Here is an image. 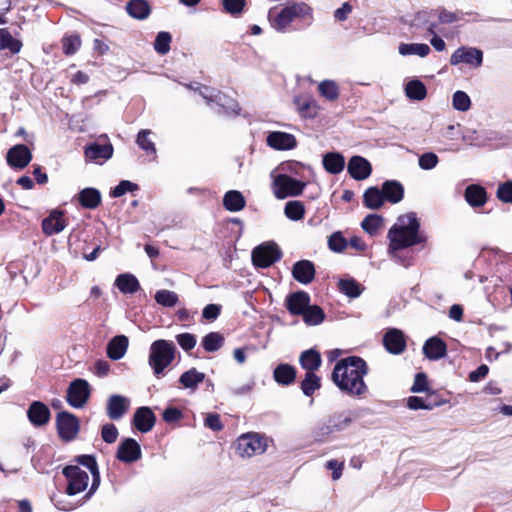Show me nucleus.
Returning a JSON list of instances; mask_svg holds the SVG:
<instances>
[{
	"instance_id": "obj_57",
	"label": "nucleus",
	"mask_w": 512,
	"mask_h": 512,
	"mask_svg": "<svg viewBox=\"0 0 512 512\" xmlns=\"http://www.w3.org/2000/svg\"><path fill=\"white\" fill-rule=\"evenodd\" d=\"M436 24L430 23L427 27V32L432 36L430 39V43L433 46V48L438 51H444L446 49V44L442 38H440L436 31Z\"/></svg>"
},
{
	"instance_id": "obj_34",
	"label": "nucleus",
	"mask_w": 512,
	"mask_h": 512,
	"mask_svg": "<svg viewBox=\"0 0 512 512\" xmlns=\"http://www.w3.org/2000/svg\"><path fill=\"white\" fill-rule=\"evenodd\" d=\"M384 199L391 203H398L403 199V186L397 181H386L382 185Z\"/></svg>"
},
{
	"instance_id": "obj_17",
	"label": "nucleus",
	"mask_w": 512,
	"mask_h": 512,
	"mask_svg": "<svg viewBox=\"0 0 512 512\" xmlns=\"http://www.w3.org/2000/svg\"><path fill=\"white\" fill-rule=\"evenodd\" d=\"M66 227L63 213L59 210H52L48 217L42 221L43 233L47 236L58 234Z\"/></svg>"
},
{
	"instance_id": "obj_18",
	"label": "nucleus",
	"mask_w": 512,
	"mask_h": 512,
	"mask_svg": "<svg viewBox=\"0 0 512 512\" xmlns=\"http://www.w3.org/2000/svg\"><path fill=\"white\" fill-rule=\"evenodd\" d=\"M267 144L276 150H289L296 146L297 141L290 133L275 131L267 136Z\"/></svg>"
},
{
	"instance_id": "obj_40",
	"label": "nucleus",
	"mask_w": 512,
	"mask_h": 512,
	"mask_svg": "<svg viewBox=\"0 0 512 512\" xmlns=\"http://www.w3.org/2000/svg\"><path fill=\"white\" fill-rule=\"evenodd\" d=\"M361 227L370 236H375L383 229L384 219L378 214H369L362 221Z\"/></svg>"
},
{
	"instance_id": "obj_9",
	"label": "nucleus",
	"mask_w": 512,
	"mask_h": 512,
	"mask_svg": "<svg viewBox=\"0 0 512 512\" xmlns=\"http://www.w3.org/2000/svg\"><path fill=\"white\" fill-rule=\"evenodd\" d=\"M482 62L483 52L476 47H459L450 56V64L453 66L463 63L472 68H479Z\"/></svg>"
},
{
	"instance_id": "obj_31",
	"label": "nucleus",
	"mask_w": 512,
	"mask_h": 512,
	"mask_svg": "<svg viewBox=\"0 0 512 512\" xmlns=\"http://www.w3.org/2000/svg\"><path fill=\"white\" fill-rule=\"evenodd\" d=\"M115 286L124 294H133L140 288L137 278L130 273H123L117 276Z\"/></svg>"
},
{
	"instance_id": "obj_6",
	"label": "nucleus",
	"mask_w": 512,
	"mask_h": 512,
	"mask_svg": "<svg viewBox=\"0 0 512 512\" xmlns=\"http://www.w3.org/2000/svg\"><path fill=\"white\" fill-rule=\"evenodd\" d=\"M63 474L67 478L66 488L67 496H74L85 491L89 484V473L76 465L67 466L63 469Z\"/></svg>"
},
{
	"instance_id": "obj_59",
	"label": "nucleus",
	"mask_w": 512,
	"mask_h": 512,
	"mask_svg": "<svg viewBox=\"0 0 512 512\" xmlns=\"http://www.w3.org/2000/svg\"><path fill=\"white\" fill-rule=\"evenodd\" d=\"M118 429L116 426L112 423H107L102 426L101 429V437L104 442L108 444L114 443L118 438Z\"/></svg>"
},
{
	"instance_id": "obj_52",
	"label": "nucleus",
	"mask_w": 512,
	"mask_h": 512,
	"mask_svg": "<svg viewBox=\"0 0 512 512\" xmlns=\"http://www.w3.org/2000/svg\"><path fill=\"white\" fill-rule=\"evenodd\" d=\"M407 406L411 410H418V409L432 410L434 407L437 406V403L428 401L427 399H425L423 397L410 396L407 399Z\"/></svg>"
},
{
	"instance_id": "obj_24",
	"label": "nucleus",
	"mask_w": 512,
	"mask_h": 512,
	"mask_svg": "<svg viewBox=\"0 0 512 512\" xmlns=\"http://www.w3.org/2000/svg\"><path fill=\"white\" fill-rule=\"evenodd\" d=\"M113 155V146L110 143L100 145L93 143L85 149V157L90 161L102 162Z\"/></svg>"
},
{
	"instance_id": "obj_11",
	"label": "nucleus",
	"mask_w": 512,
	"mask_h": 512,
	"mask_svg": "<svg viewBox=\"0 0 512 512\" xmlns=\"http://www.w3.org/2000/svg\"><path fill=\"white\" fill-rule=\"evenodd\" d=\"M90 396L89 383L84 379H75L68 387L67 401L74 408H82Z\"/></svg>"
},
{
	"instance_id": "obj_20",
	"label": "nucleus",
	"mask_w": 512,
	"mask_h": 512,
	"mask_svg": "<svg viewBox=\"0 0 512 512\" xmlns=\"http://www.w3.org/2000/svg\"><path fill=\"white\" fill-rule=\"evenodd\" d=\"M384 346L392 354H400L406 347L404 334L398 329L389 330L383 338Z\"/></svg>"
},
{
	"instance_id": "obj_43",
	"label": "nucleus",
	"mask_w": 512,
	"mask_h": 512,
	"mask_svg": "<svg viewBox=\"0 0 512 512\" xmlns=\"http://www.w3.org/2000/svg\"><path fill=\"white\" fill-rule=\"evenodd\" d=\"M79 201L83 207L94 209L101 201L100 192L95 188H85L79 193Z\"/></svg>"
},
{
	"instance_id": "obj_25",
	"label": "nucleus",
	"mask_w": 512,
	"mask_h": 512,
	"mask_svg": "<svg viewBox=\"0 0 512 512\" xmlns=\"http://www.w3.org/2000/svg\"><path fill=\"white\" fill-rule=\"evenodd\" d=\"M447 346L438 337L429 338L423 346V353L430 360H438L446 355Z\"/></svg>"
},
{
	"instance_id": "obj_46",
	"label": "nucleus",
	"mask_w": 512,
	"mask_h": 512,
	"mask_svg": "<svg viewBox=\"0 0 512 512\" xmlns=\"http://www.w3.org/2000/svg\"><path fill=\"white\" fill-rule=\"evenodd\" d=\"M154 298L157 304L163 307H174L179 301L177 293L166 289L157 291Z\"/></svg>"
},
{
	"instance_id": "obj_29",
	"label": "nucleus",
	"mask_w": 512,
	"mask_h": 512,
	"mask_svg": "<svg viewBox=\"0 0 512 512\" xmlns=\"http://www.w3.org/2000/svg\"><path fill=\"white\" fill-rule=\"evenodd\" d=\"M465 200L472 207H482L487 202L486 190L478 184H471L465 189Z\"/></svg>"
},
{
	"instance_id": "obj_49",
	"label": "nucleus",
	"mask_w": 512,
	"mask_h": 512,
	"mask_svg": "<svg viewBox=\"0 0 512 512\" xmlns=\"http://www.w3.org/2000/svg\"><path fill=\"white\" fill-rule=\"evenodd\" d=\"M452 107L460 112H466L471 108L469 95L461 90L454 92L452 96Z\"/></svg>"
},
{
	"instance_id": "obj_22",
	"label": "nucleus",
	"mask_w": 512,
	"mask_h": 512,
	"mask_svg": "<svg viewBox=\"0 0 512 512\" xmlns=\"http://www.w3.org/2000/svg\"><path fill=\"white\" fill-rule=\"evenodd\" d=\"M310 303V297L306 292H295L286 299V307L293 315H301Z\"/></svg>"
},
{
	"instance_id": "obj_15",
	"label": "nucleus",
	"mask_w": 512,
	"mask_h": 512,
	"mask_svg": "<svg viewBox=\"0 0 512 512\" xmlns=\"http://www.w3.org/2000/svg\"><path fill=\"white\" fill-rule=\"evenodd\" d=\"M27 417L33 426L41 427L49 422L50 410L44 403L34 401L27 410Z\"/></svg>"
},
{
	"instance_id": "obj_10",
	"label": "nucleus",
	"mask_w": 512,
	"mask_h": 512,
	"mask_svg": "<svg viewBox=\"0 0 512 512\" xmlns=\"http://www.w3.org/2000/svg\"><path fill=\"white\" fill-rule=\"evenodd\" d=\"M56 425L60 438L64 441L75 439L79 432V420L69 412H60L56 417Z\"/></svg>"
},
{
	"instance_id": "obj_45",
	"label": "nucleus",
	"mask_w": 512,
	"mask_h": 512,
	"mask_svg": "<svg viewBox=\"0 0 512 512\" xmlns=\"http://www.w3.org/2000/svg\"><path fill=\"white\" fill-rule=\"evenodd\" d=\"M201 344L207 352H215L224 344V337L219 332H210L202 338Z\"/></svg>"
},
{
	"instance_id": "obj_7",
	"label": "nucleus",
	"mask_w": 512,
	"mask_h": 512,
	"mask_svg": "<svg viewBox=\"0 0 512 512\" xmlns=\"http://www.w3.org/2000/svg\"><path fill=\"white\" fill-rule=\"evenodd\" d=\"M304 187V182L284 174L275 176L272 185L273 193L278 199L297 196L302 193Z\"/></svg>"
},
{
	"instance_id": "obj_58",
	"label": "nucleus",
	"mask_w": 512,
	"mask_h": 512,
	"mask_svg": "<svg viewBox=\"0 0 512 512\" xmlns=\"http://www.w3.org/2000/svg\"><path fill=\"white\" fill-rule=\"evenodd\" d=\"M328 246L334 252H342L347 246V241L340 232H335L329 237Z\"/></svg>"
},
{
	"instance_id": "obj_61",
	"label": "nucleus",
	"mask_w": 512,
	"mask_h": 512,
	"mask_svg": "<svg viewBox=\"0 0 512 512\" xmlns=\"http://www.w3.org/2000/svg\"><path fill=\"white\" fill-rule=\"evenodd\" d=\"M137 188L138 187L136 184L128 180H123L111 191V196L118 198L123 196L127 192L135 191Z\"/></svg>"
},
{
	"instance_id": "obj_4",
	"label": "nucleus",
	"mask_w": 512,
	"mask_h": 512,
	"mask_svg": "<svg viewBox=\"0 0 512 512\" xmlns=\"http://www.w3.org/2000/svg\"><path fill=\"white\" fill-rule=\"evenodd\" d=\"M269 446V439L257 432H246L236 438L232 448L241 459H250L264 454Z\"/></svg>"
},
{
	"instance_id": "obj_32",
	"label": "nucleus",
	"mask_w": 512,
	"mask_h": 512,
	"mask_svg": "<svg viewBox=\"0 0 512 512\" xmlns=\"http://www.w3.org/2000/svg\"><path fill=\"white\" fill-rule=\"evenodd\" d=\"M127 13L135 19H146L151 12L150 5L146 0H131L126 5Z\"/></svg>"
},
{
	"instance_id": "obj_8",
	"label": "nucleus",
	"mask_w": 512,
	"mask_h": 512,
	"mask_svg": "<svg viewBox=\"0 0 512 512\" xmlns=\"http://www.w3.org/2000/svg\"><path fill=\"white\" fill-rule=\"evenodd\" d=\"M281 253L275 243L266 242L255 247L252 251V261L256 267L267 268L276 262Z\"/></svg>"
},
{
	"instance_id": "obj_35",
	"label": "nucleus",
	"mask_w": 512,
	"mask_h": 512,
	"mask_svg": "<svg viewBox=\"0 0 512 512\" xmlns=\"http://www.w3.org/2000/svg\"><path fill=\"white\" fill-rule=\"evenodd\" d=\"M246 201L241 192L237 190L228 191L223 198L224 207L230 212H238L245 207Z\"/></svg>"
},
{
	"instance_id": "obj_14",
	"label": "nucleus",
	"mask_w": 512,
	"mask_h": 512,
	"mask_svg": "<svg viewBox=\"0 0 512 512\" xmlns=\"http://www.w3.org/2000/svg\"><path fill=\"white\" fill-rule=\"evenodd\" d=\"M6 158L12 168L23 169L30 163L32 154L27 146L19 144L9 149Z\"/></svg>"
},
{
	"instance_id": "obj_56",
	"label": "nucleus",
	"mask_w": 512,
	"mask_h": 512,
	"mask_svg": "<svg viewBox=\"0 0 512 512\" xmlns=\"http://www.w3.org/2000/svg\"><path fill=\"white\" fill-rule=\"evenodd\" d=\"M63 50L66 55H72L77 52L81 46V40L76 35H71L63 38Z\"/></svg>"
},
{
	"instance_id": "obj_5",
	"label": "nucleus",
	"mask_w": 512,
	"mask_h": 512,
	"mask_svg": "<svg viewBox=\"0 0 512 512\" xmlns=\"http://www.w3.org/2000/svg\"><path fill=\"white\" fill-rule=\"evenodd\" d=\"M175 354L176 347L173 342L159 339L151 344L148 362L156 376L161 375L173 362Z\"/></svg>"
},
{
	"instance_id": "obj_12",
	"label": "nucleus",
	"mask_w": 512,
	"mask_h": 512,
	"mask_svg": "<svg viewBox=\"0 0 512 512\" xmlns=\"http://www.w3.org/2000/svg\"><path fill=\"white\" fill-rule=\"evenodd\" d=\"M293 103L299 116L303 119H314L321 110L318 101L310 95H297L294 97Z\"/></svg>"
},
{
	"instance_id": "obj_23",
	"label": "nucleus",
	"mask_w": 512,
	"mask_h": 512,
	"mask_svg": "<svg viewBox=\"0 0 512 512\" xmlns=\"http://www.w3.org/2000/svg\"><path fill=\"white\" fill-rule=\"evenodd\" d=\"M133 422L140 432L146 433L153 428L155 416L150 408L140 407L134 414Z\"/></svg>"
},
{
	"instance_id": "obj_51",
	"label": "nucleus",
	"mask_w": 512,
	"mask_h": 512,
	"mask_svg": "<svg viewBox=\"0 0 512 512\" xmlns=\"http://www.w3.org/2000/svg\"><path fill=\"white\" fill-rule=\"evenodd\" d=\"M339 289L345 295L355 298L361 294V288L359 284L352 279H342L339 282Z\"/></svg>"
},
{
	"instance_id": "obj_54",
	"label": "nucleus",
	"mask_w": 512,
	"mask_h": 512,
	"mask_svg": "<svg viewBox=\"0 0 512 512\" xmlns=\"http://www.w3.org/2000/svg\"><path fill=\"white\" fill-rule=\"evenodd\" d=\"M150 134V130H141L137 136V144L146 152L156 153L155 144L148 138Z\"/></svg>"
},
{
	"instance_id": "obj_39",
	"label": "nucleus",
	"mask_w": 512,
	"mask_h": 512,
	"mask_svg": "<svg viewBox=\"0 0 512 512\" xmlns=\"http://www.w3.org/2000/svg\"><path fill=\"white\" fill-rule=\"evenodd\" d=\"M323 166L327 172L338 174L344 169V157L339 153H327L323 157Z\"/></svg>"
},
{
	"instance_id": "obj_16",
	"label": "nucleus",
	"mask_w": 512,
	"mask_h": 512,
	"mask_svg": "<svg viewBox=\"0 0 512 512\" xmlns=\"http://www.w3.org/2000/svg\"><path fill=\"white\" fill-rule=\"evenodd\" d=\"M76 462L78 464L85 466L92 475L91 487L87 494L85 495V499H89L95 493V491L98 489L100 485V473L98 470L97 462L95 458L91 455H80L76 458Z\"/></svg>"
},
{
	"instance_id": "obj_42",
	"label": "nucleus",
	"mask_w": 512,
	"mask_h": 512,
	"mask_svg": "<svg viewBox=\"0 0 512 512\" xmlns=\"http://www.w3.org/2000/svg\"><path fill=\"white\" fill-rule=\"evenodd\" d=\"M296 377L295 369L289 364H281L274 370V379L282 385H289Z\"/></svg>"
},
{
	"instance_id": "obj_3",
	"label": "nucleus",
	"mask_w": 512,
	"mask_h": 512,
	"mask_svg": "<svg viewBox=\"0 0 512 512\" xmlns=\"http://www.w3.org/2000/svg\"><path fill=\"white\" fill-rule=\"evenodd\" d=\"M268 20L273 29L278 32H286L293 23L310 24L313 21V9L305 2H295L280 11L270 9Z\"/></svg>"
},
{
	"instance_id": "obj_44",
	"label": "nucleus",
	"mask_w": 512,
	"mask_h": 512,
	"mask_svg": "<svg viewBox=\"0 0 512 512\" xmlns=\"http://www.w3.org/2000/svg\"><path fill=\"white\" fill-rule=\"evenodd\" d=\"M301 315L304 322L309 326L319 325L325 318L323 310L317 305H308Z\"/></svg>"
},
{
	"instance_id": "obj_28",
	"label": "nucleus",
	"mask_w": 512,
	"mask_h": 512,
	"mask_svg": "<svg viewBox=\"0 0 512 512\" xmlns=\"http://www.w3.org/2000/svg\"><path fill=\"white\" fill-rule=\"evenodd\" d=\"M205 380V374L198 371L196 368H191L179 377V383L183 389H188L191 392H195L203 381Z\"/></svg>"
},
{
	"instance_id": "obj_30",
	"label": "nucleus",
	"mask_w": 512,
	"mask_h": 512,
	"mask_svg": "<svg viewBox=\"0 0 512 512\" xmlns=\"http://www.w3.org/2000/svg\"><path fill=\"white\" fill-rule=\"evenodd\" d=\"M318 94L329 102H335L340 96V87L335 80L324 79L317 84Z\"/></svg>"
},
{
	"instance_id": "obj_48",
	"label": "nucleus",
	"mask_w": 512,
	"mask_h": 512,
	"mask_svg": "<svg viewBox=\"0 0 512 512\" xmlns=\"http://www.w3.org/2000/svg\"><path fill=\"white\" fill-rule=\"evenodd\" d=\"M320 388V378L313 372H306L305 378L301 382L302 392L306 396H311Z\"/></svg>"
},
{
	"instance_id": "obj_37",
	"label": "nucleus",
	"mask_w": 512,
	"mask_h": 512,
	"mask_svg": "<svg viewBox=\"0 0 512 512\" xmlns=\"http://www.w3.org/2000/svg\"><path fill=\"white\" fill-rule=\"evenodd\" d=\"M300 364L306 372H315L321 365V356L314 350H306L300 356Z\"/></svg>"
},
{
	"instance_id": "obj_33",
	"label": "nucleus",
	"mask_w": 512,
	"mask_h": 512,
	"mask_svg": "<svg viewBox=\"0 0 512 512\" xmlns=\"http://www.w3.org/2000/svg\"><path fill=\"white\" fill-rule=\"evenodd\" d=\"M405 95L410 100L422 101L427 96V89L423 82L418 79L409 80L404 87Z\"/></svg>"
},
{
	"instance_id": "obj_1",
	"label": "nucleus",
	"mask_w": 512,
	"mask_h": 512,
	"mask_svg": "<svg viewBox=\"0 0 512 512\" xmlns=\"http://www.w3.org/2000/svg\"><path fill=\"white\" fill-rule=\"evenodd\" d=\"M366 362L359 357H347L340 360L332 372L333 383L351 396H362L367 391L363 380L367 374Z\"/></svg>"
},
{
	"instance_id": "obj_50",
	"label": "nucleus",
	"mask_w": 512,
	"mask_h": 512,
	"mask_svg": "<svg viewBox=\"0 0 512 512\" xmlns=\"http://www.w3.org/2000/svg\"><path fill=\"white\" fill-rule=\"evenodd\" d=\"M172 37L166 31L159 32L154 42V49L160 55H165L170 51Z\"/></svg>"
},
{
	"instance_id": "obj_38",
	"label": "nucleus",
	"mask_w": 512,
	"mask_h": 512,
	"mask_svg": "<svg viewBox=\"0 0 512 512\" xmlns=\"http://www.w3.org/2000/svg\"><path fill=\"white\" fill-rule=\"evenodd\" d=\"M21 48L20 40L14 38L7 29L0 28V50H8L12 54H17Z\"/></svg>"
},
{
	"instance_id": "obj_62",
	"label": "nucleus",
	"mask_w": 512,
	"mask_h": 512,
	"mask_svg": "<svg viewBox=\"0 0 512 512\" xmlns=\"http://www.w3.org/2000/svg\"><path fill=\"white\" fill-rule=\"evenodd\" d=\"M224 9L231 15L240 14L245 6V0H222Z\"/></svg>"
},
{
	"instance_id": "obj_63",
	"label": "nucleus",
	"mask_w": 512,
	"mask_h": 512,
	"mask_svg": "<svg viewBox=\"0 0 512 512\" xmlns=\"http://www.w3.org/2000/svg\"><path fill=\"white\" fill-rule=\"evenodd\" d=\"M497 197L505 203H512V181H507L498 186Z\"/></svg>"
},
{
	"instance_id": "obj_55",
	"label": "nucleus",
	"mask_w": 512,
	"mask_h": 512,
	"mask_svg": "<svg viewBox=\"0 0 512 512\" xmlns=\"http://www.w3.org/2000/svg\"><path fill=\"white\" fill-rule=\"evenodd\" d=\"M438 156L433 152H426L419 157L418 164L423 170H431L437 166Z\"/></svg>"
},
{
	"instance_id": "obj_21",
	"label": "nucleus",
	"mask_w": 512,
	"mask_h": 512,
	"mask_svg": "<svg viewBox=\"0 0 512 512\" xmlns=\"http://www.w3.org/2000/svg\"><path fill=\"white\" fill-rule=\"evenodd\" d=\"M129 408L128 398L121 395H112L107 402V414L110 419H120Z\"/></svg>"
},
{
	"instance_id": "obj_13",
	"label": "nucleus",
	"mask_w": 512,
	"mask_h": 512,
	"mask_svg": "<svg viewBox=\"0 0 512 512\" xmlns=\"http://www.w3.org/2000/svg\"><path fill=\"white\" fill-rule=\"evenodd\" d=\"M141 456L140 445L132 438L124 439L120 443L116 454L117 459L125 463L136 462Z\"/></svg>"
},
{
	"instance_id": "obj_64",
	"label": "nucleus",
	"mask_w": 512,
	"mask_h": 512,
	"mask_svg": "<svg viewBox=\"0 0 512 512\" xmlns=\"http://www.w3.org/2000/svg\"><path fill=\"white\" fill-rule=\"evenodd\" d=\"M198 90L199 94L208 102L217 101L220 105H224L222 103V95L220 92H216L214 89L206 86H201Z\"/></svg>"
},
{
	"instance_id": "obj_27",
	"label": "nucleus",
	"mask_w": 512,
	"mask_h": 512,
	"mask_svg": "<svg viewBox=\"0 0 512 512\" xmlns=\"http://www.w3.org/2000/svg\"><path fill=\"white\" fill-rule=\"evenodd\" d=\"M293 277L302 284H308L314 279L315 269L312 262L308 260H301L295 263L293 270Z\"/></svg>"
},
{
	"instance_id": "obj_2",
	"label": "nucleus",
	"mask_w": 512,
	"mask_h": 512,
	"mask_svg": "<svg viewBox=\"0 0 512 512\" xmlns=\"http://www.w3.org/2000/svg\"><path fill=\"white\" fill-rule=\"evenodd\" d=\"M419 228L415 213L399 216L387 234L388 254L394 256L399 250L424 242L425 238L419 233Z\"/></svg>"
},
{
	"instance_id": "obj_26",
	"label": "nucleus",
	"mask_w": 512,
	"mask_h": 512,
	"mask_svg": "<svg viewBox=\"0 0 512 512\" xmlns=\"http://www.w3.org/2000/svg\"><path fill=\"white\" fill-rule=\"evenodd\" d=\"M129 340L124 335L113 337L107 345V356L111 360H119L123 358L127 352Z\"/></svg>"
},
{
	"instance_id": "obj_60",
	"label": "nucleus",
	"mask_w": 512,
	"mask_h": 512,
	"mask_svg": "<svg viewBox=\"0 0 512 512\" xmlns=\"http://www.w3.org/2000/svg\"><path fill=\"white\" fill-rule=\"evenodd\" d=\"M176 341L185 351L192 350L196 345V337L191 333L178 334L176 336Z\"/></svg>"
},
{
	"instance_id": "obj_47",
	"label": "nucleus",
	"mask_w": 512,
	"mask_h": 512,
	"mask_svg": "<svg viewBox=\"0 0 512 512\" xmlns=\"http://www.w3.org/2000/svg\"><path fill=\"white\" fill-rule=\"evenodd\" d=\"M284 214L292 221L301 220L305 215L304 205L300 201H288L284 208Z\"/></svg>"
},
{
	"instance_id": "obj_36",
	"label": "nucleus",
	"mask_w": 512,
	"mask_h": 512,
	"mask_svg": "<svg viewBox=\"0 0 512 512\" xmlns=\"http://www.w3.org/2000/svg\"><path fill=\"white\" fill-rule=\"evenodd\" d=\"M398 51L402 56L417 55L424 58L430 53L431 49L424 43H401L398 47Z\"/></svg>"
},
{
	"instance_id": "obj_53",
	"label": "nucleus",
	"mask_w": 512,
	"mask_h": 512,
	"mask_svg": "<svg viewBox=\"0 0 512 512\" xmlns=\"http://www.w3.org/2000/svg\"><path fill=\"white\" fill-rule=\"evenodd\" d=\"M52 500H53L56 508L63 510V511H72V510L76 509L77 507L83 505L84 502L87 501L88 499H85V497H84L83 500L73 503V502L69 501L66 497L61 496V497H55Z\"/></svg>"
},
{
	"instance_id": "obj_19",
	"label": "nucleus",
	"mask_w": 512,
	"mask_h": 512,
	"mask_svg": "<svg viewBox=\"0 0 512 512\" xmlns=\"http://www.w3.org/2000/svg\"><path fill=\"white\" fill-rule=\"evenodd\" d=\"M348 172L356 180H364L371 174L372 168L368 160L361 156H353L348 162Z\"/></svg>"
},
{
	"instance_id": "obj_41",
	"label": "nucleus",
	"mask_w": 512,
	"mask_h": 512,
	"mask_svg": "<svg viewBox=\"0 0 512 512\" xmlns=\"http://www.w3.org/2000/svg\"><path fill=\"white\" fill-rule=\"evenodd\" d=\"M384 201L382 190L376 187L367 189L363 195L364 205L369 209H379L384 204Z\"/></svg>"
}]
</instances>
